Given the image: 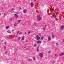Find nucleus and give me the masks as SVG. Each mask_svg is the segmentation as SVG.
Wrapping results in <instances>:
<instances>
[{
  "instance_id": "24",
  "label": "nucleus",
  "mask_w": 64,
  "mask_h": 64,
  "mask_svg": "<svg viewBox=\"0 0 64 64\" xmlns=\"http://www.w3.org/2000/svg\"><path fill=\"white\" fill-rule=\"evenodd\" d=\"M12 18H10V21H12Z\"/></svg>"
},
{
  "instance_id": "44",
  "label": "nucleus",
  "mask_w": 64,
  "mask_h": 64,
  "mask_svg": "<svg viewBox=\"0 0 64 64\" xmlns=\"http://www.w3.org/2000/svg\"><path fill=\"white\" fill-rule=\"evenodd\" d=\"M26 34H27V33H26Z\"/></svg>"
},
{
  "instance_id": "40",
  "label": "nucleus",
  "mask_w": 64,
  "mask_h": 64,
  "mask_svg": "<svg viewBox=\"0 0 64 64\" xmlns=\"http://www.w3.org/2000/svg\"><path fill=\"white\" fill-rule=\"evenodd\" d=\"M34 0L35 2L36 1V0Z\"/></svg>"
},
{
  "instance_id": "20",
  "label": "nucleus",
  "mask_w": 64,
  "mask_h": 64,
  "mask_svg": "<svg viewBox=\"0 0 64 64\" xmlns=\"http://www.w3.org/2000/svg\"><path fill=\"white\" fill-rule=\"evenodd\" d=\"M21 21V20H18V23H20Z\"/></svg>"
},
{
  "instance_id": "15",
  "label": "nucleus",
  "mask_w": 64,
  "mask_h": 64,
  "mask_svg": "<svg viewBox=\"0 0 64 64\" xmlns=\"http://www.w3.org/2000/svg\"><path fill=\"white\" fill-rule=\"evenodd\" d=\"M4 50H6V46H4Z\"/></svg>"
},
{
  "instance_id": "37",
  "label": "nucleus",
  "mask_w": 64,
  "mask_h": 64,
  "mask_svg": "<svg viewBox=\"0 0 64 64\" xmlns=\"http://www.w3.org/2000/svg\"><path fill=\"white\" fill-rule=\"evenodd\" d=\"M63 42H64V39L63 40Z\"/></svg>"
},
{
  "instance_id": "34",
  "label": "nucleus",
  "mask_w": 64,
  "mask_h": 64,
  "mask_svg": "<svg viewBox=\"0 0 64 64\" xmlns=\"http://www.w3.org/2000/svg\"><path fill=\"white\" fill-rule=\"evenodd\" d=\"M37 50L38 51H39V50H38V48H37Z\"/></svg>"
},
{
  "instance_id": "5",
  "label": "nucleus",
  "mask_w": 64,
  "mask_h": 64,
  "mask_svg": "<svg viewBox=\"0 0 64 64\" xmlns=\"http://www.w3.org/2000/svg\"><path fill=\"white\" fill-rule=\"evenodd\" d=\"M36 38L37 40H40V37L36 36Z\"/></svg>"
},
{
  "instance_id": "25",
  "label": "nucleus",
  "mask_w": 64,
  "mask_h": 64,
  "mask_svg": "<svg viewBox=\"0 0 64 64\" xmlns=\"http://www.w3.org/2000/svg\"><path fill=\"white\" fill-rule=\"evenodd\" d=\"M44 38V37L43 36L41 38V40H42Z\"/></svg>"
},
{
  "instance_id": "43",
  "label": "nucleus",
  "mask_w": 64,
  "mask_h": 64,
  "mask_svg": "<svg viewBox=\"0 0 64 64\" xmlns=\"http://www.w3.org/2000/svg\"><path fill=\"white\" fill-rule=\"evenodd\" d=\"M20 34H22V32H21V33H20Z\"/></svg>"
},
{
  "instance_id": "1",
  "label": "nucleus",
  "mask_w": 64,
  "mask_h": 64,
  "mask_svg": "<svg viewBox=\"0 0 64 64\" xmlns=\"http://www.w3.org/2000/svg\"><path fill=\"white\" fill-rule=\"evenodd\" d=\"M37 18L38 20V21H40V20H41V19H42L40 16H37Z\"/></svg>"
},
{
  "instance_id": "9",
  "label": "nucleus",
  "mask_w": 64,
  "mask_h": 64,
  "mask_svg": "<svg viewBox=\"0 0 64 64\" xmlns=\"http://www.w3.org/2000/svg\"><path fill=\"white\" fill-rule=\"evenodd\" d=\"M48 41H49L51 40V37L50 36H49L48 38Z\"/></svg>"
},
{
  "instance_id": "32",
  "label": "nucleus",
  "mask_w": 64,
  "mask_h": 64,
  "mask_svg": "<svg viewBox=\"0 0 64 64\" xmlns=\"http://www.w3.org/2000/svg\"><path fill=\"white\" fill-rule=\"evenodd\" d=\"M4 44H7V43L6 42H5Z\"/></svg>"
},
{
  "instance_id": "19",
  "label": "nucleus",
  "mask_w": 64,
  "mask_h": 64,
  "mask_svg": "<svg viewBox=\"0 0 64 64\" xmlns=\"http://www.w3.org/2000/svg\"><path fill=\"white\" fill-rule=\"evenodd\" d=\"M17 24L16 23H15L14 24V26H17Z\"/></svg>"
},
{
  "instance_id": "38",
  "label": "nucleus",
  "mask_w": 64,
  "mask_h": 64,
  "mask_svg": "<svg viewBox=\"0 0 64 64\" xmlns=\"http://www.w3.org/2000/svg\"><path fill=\"white\" fill-rule=\"evenodd\" d=\"M51 9H52V10H53V8H51Z\"/></svg>"
},
{
  "instance_id": "35",
  "label": "nucleus",
  "mask_w": 64,
  "mask_h": 64,
  "mask_svg": "<svg viewBox=\"0 0 64 64\" xmlns=\"http://www.w3.org/2000/svg\"><path fill=\"white\" fill-rule=\"evenodd\" d=\"M19 32H20V31H18V32L17 33H19Z\"/></svg>"
},
{
  "instance_id": "33",
  "label": "nucleus",
  "mask_w": 64,
  "mask_h": 64,
  "mask_svg": "<svg viewBox=\"0 0 64 64\" xmlns=\"http://www.w3.org/2000/svg\"><path fill=\"white\" fill-rule=\"evenodd\" d=\"M12 31L14 32V30H12Z\"/></svg>"
},
{
  "instance_id": "23",
  "label": "nucleus",
  "mask_w": 64,
  "mask_h": 64,
  "mask_svg": "<svg viewBox=\"0 0 64 64\" xmlns=\"http://www.w3.org/2000/svg\"><path fill=\"white\" fill-rule=\"evenodd\" d=\"M28 34H30V33H31V32L30 31L28 32Z\"/></svg>"
},
{
  "instance_id": "6",
  "label": "nucleus",
  "mask_w": 64,
  "mask_h": 64,
  "mask_svg": "<svg viewBox=\"0 0 64 64\" xmlns=\"http://www.w3.org/2000/svg\"><path fill=\"white\" fill-rule=\"evenodd\" d=\"M30 5H31V7H33V6H34V4H33V2H31L30 3Z\"/></svg>"
},
{
  "instance_id": "36",
  "label": "nucleus",
  "mask_w": 64,
  "mask_h": 64,
  "mask_svg": "<svg viewBox=\"0 0 64 64\" xmlns=\"http://www.w3.org/2000/svg\"><path fill=\"white\" fill-rule=\"evenodd\" d=\"M1 14L0 13V16H1Z\"/></svg>"
},
{
  "instance_id": "2",
  "label": "nucleus",
  "mask_w": 64,
  "mask_h": 64,
  "mask_svg": "<svg viewBox=\"0 0 64 64\" xmlns=\"http://www.w3.org/2000/svg\"><path fill=\"white\" fill-rule=\"evenodd\" d=\"M39 55L41 58H42L43 57V54L42 53H40L39 54Z\"/></svg>"
},
{
  "instance_id": "4",
  "label": "nucleus",
  "mask_w": 64,
  "mask_h": 64,
  "mask_svg": "<svg viewBox=\"0 0 64 64\" xmlns=\"http://www.w3.org/2000/svg\"><path fill=\"white\" fill-rule=\"evenodd\" d=\"M36 42L37 44H40V43H41V41L40 40H38Z\"/></svg>"
},
{
  "instance_id": "10",
  "label": "nucleus",
  "mask_w": 64,
  "mask_h": 64,
  "mask_svg": "<svg viewBox=\"0 0 64 64\" xmlns=\"http://www.w3.org/2000/svg\"><path fill=\"white\" fill-rule=\"evenodd\" d=\"M53 15L54 16V17L55 18H56V15L55 14H53Z\"/></svg>"
},
{
  "instance_id": "18",
  "label": "nucleus",
  "mask_w": 64,
  "mask_h": 64,
  "mask_svg": "<svg viewBox=\"0 0 64 64\" xmlns=\"http://www.w3.org/2000/svg\"><path fill=\"white\" fill-rule=\"evenodd\" d=\"M36 46H37V44H34V47H36Z\"/></svg>"
},
{
  "instance_id": "8",
  "label": "nucleus",
  "mask_w": 64,
  "mask_h": 64,
  "mask_svg": "<svg viewBox=\"0 0 64 64\" xmlns=\"http://www.w3.org/2000/svg\"><path fill=\"white\" fill-rule=\"evenodd\" d=\"M14 17H16V18H17L18 17V15H17V14H14Z\"/></svg>"
},
{
  "instance_id": "3",
  "label": "nucleus",
  "mask_w": 64,
  "mask_h": 64,
  "mask_svg": "<svg viewBox=\"0 0 64 64\" xmlns=\"http://www.w3.org/2000/svg\"><path fill=\"white\" fill-rule=\"evenodd\" d=\"M63 29H64V26L62 25V26L60 27V30H63Z\"/></svg>"
},
{
  "instance_id": "46",
  "label": "nucleus",
  "mask_w": 64,
  "mask_h": 64,
  "mask_svg": "<svg viewBox=\"0 0 64 64\" xmlns=\"http://www.w3.org/2000/svg\"><path fill=\"white\" fill-rule=\"evenodd\" d=\"M2 14H3V13H2Z\"/></svg>"
},
{
  "instance_id": "45",
  "label": "nucleus",
  "mask_w": 64,
  "mask_h": 64,
  "mask_svg": "<svg viewBox=\"0 0 64 64\" xmlns=\"http://www.w3.org/2000/svg\"><path fill=\"white\" fill-rule=\"evenodd\" d=\"M20 9H21V8H20Z\"/></svg>"
},
{
  "instance_id": "39",
  "label": "nucleus",
  "mask_w": 64,
  "mask_h": 64,
  "mask_svg": "<svg viewBox=\"0 0 64 64\" xmlns=\"http://www.w3.org/2000/svg\"><path fill=\"white\" fill-rule=\"evenodd\" d=\"M8 62H7V63H8Z\"/></svg>"
},
{
  "instance_id": "14",
  "label": "nucleus",
  "mask_w": 64,
  "mask_h": 64,
  "mask_svg": "<svg viewBox=\"0 0 64 64\" xmlns=\"http://www.w3.org/2000/svg\"><path fill=\"white\" fill-rule=\"evenodd\" d=\"M56 46H58V44L57 43H56Z\"/></svg>"
},
{
  "instance_id": "16",
  "label": "nucleus",
  "mask_w": 64,
  "mask_h": 64,
  "mask_svg": "<svg viewBox=\"0 0 64 64\" xmlns=\"http://www.w3.org/2000/svg\"><path fill=\"white\" fill-rule=\"evenodd\" d=\"M28 61H30V62H31L32 61V59H28Z\"/></svg>"
},
{
  "instance_id": "31",
  "label": "nucleus",
  "mask_w": 64,
  "mask_h": 64,
  "mask_svg": "<svg viewBox=\"0 0 64 64\" xmlns=\"http://www.w3.org/2000/svg\"><path fill=\"white\" fill-rule=\"evenodd\" d=\"M5 15H6L5 14H4V17L5 16Z\"/></svg>"
},
{
  "instance_id": "28",
  "label": "nucleus",
  "mask_w": 64,
  "mask_h": 64,
  "mask_svg": "<svg viewBox=\"0 0 64 64\" xmlns=\"http://www.w3.org/2000/svg\"><path fill=\"white\" fill-rule=\"evenodd\" d=\"M48 53H51V51H49L48 52Z\"/></svg>"
},
{
  "instance_id": "27",
  "label": "nucleus",
  "mask_w": 64,
  "mask_h": 64,
  "mask_svg": "<svg viewBox=\"0 0 64 64\" xmlns=\"http://www.w3.org/2000/svg\"><path fill=\"white\" fill-rule=\"evenodd\" d=\"M43 29L44 31H45V28H43Z\"/></svg>"
},
{
  "instance_id": "30",
  "label": "nucleus",
  "mask_w": 64,
  "mask_h": 64,
  "mask_svg": "<svg viewBox=\"0 0 64 64\" xmlns=\"http://www.w3.org/2000/svg\"><path fill=\"white\" fill-rule=\"evenodd\" d=\"M13 10H14V9H13V8H12V11H13Z\"/></svg>"
},
{
  "instance_id": "17",
  "label": "nucleus",
  "mask_w": 64,
  "mask_h": 64,
  "mask_svg": "<svg viewBox=\"0 0 64 64\" xmlns=\"http://www.w3.org/2000/svg\"><path fill=\"white\" fill-rule=\"evenodd\" d=\"M52 38H53V39H54V36H53V34H52Z\"/></svg>"
},
{
  "instance_id": "26",
  "label": "nucleus",
  "mask_w": 64,
  "mask_h": 64,
  "mask_svg": "<svg viewBox=\"0 0 64 64\" xmlns=\"http://www.w3.org/2000/svg\"><path fill=\"white\" fill-rule=\"evenodd\" d=\"M33 58L35 61H36V59L35 57H33Z\"/></svg>"
},
{
  "instance_id": "29",
  "label": "nucleus",
  "mask_w": 64,
  "mask_h": 64,
  "mask_svg": "<svg viewBox=\"0 0 64 64\" xmlns=\"http://www.w3.org/2000/svg\"><path fill=\"white\" fill-rule=\"evenodd\" d=\"M6 54H7V51H6L5 53Z\"/></svg>"
},
{
  "instance_id": "41",
  "label": "nucleus",
  "mask_w": 64,
  "mask_h": 64,
  "mask_svg": "<svg viewBox=\"0 0 64 64\" xmlns=\"http://www.w3.org/2000/svg\"><path fill=\"white\" fill-rule=\"evenodd\" d=\"M54 62H53V63H54Z\"/></svg>"
},
{
  "instance_id": "13",
  "label": "nucleus",
  "mask_w": 64,
  "mask_h": 64,
  "mask_svg": "<svg viewBox=\"0 0 64 64\" xmlns=\"http://www.w3.org/2000/svg\"><path fill=\"white\" fill-rule=\"evenodd\" d=\"M24 36H23L22 37V38L21 39V40H22H22H24Z\"/></svg>"
},
{
  "instance_id": "42",
  "label": "nucleus",
  "mask_w": 64,
  "mask_h": 64,
  "mask_svg": "<svg viewBox=\"0 0 64 64\" xmlns=\"http://www.w3.org/2000/svg\"><path fill=\"white\" fill-rule=\"evenodd\" d=\"M46 26H47L46 25L45 26V27H46Z\"/></svg>"
},
{
  "instance_id": "11",
  "label": "nucleus",
  "mask_w": 64,
  "mask_h": 64,
  "mask_svg": "<svg viewBox=\"0 0 64 64\" xmlns=\"http://www.w3.org/2000/svg\"><path fill=\"white\" fill-rule=\"evenodd\" d=\"M7 32L8 33H11V31L10 30H8L7 31Z\"/></svg>"
},
{
  "instance_id": "7",
  "label": "nucleus",
  "mask_w": 64,
  "mask_h": 64,
  "mask_svg": "<svg viewBox=\"0 0 64 64\" xmlns=\"http://www.w3.org/2000/svg\"><path fill=\"white\" fill-rule=\"evenodd\" d=\"M27 12V10L24 9L23 10V12L24 13H26V12Z\"/></svg>"
},
{
  "instance_id": "21",
  "label": "nucleus",
  "mask_w": 64,
  "mask_h": 64,
  "mask_svg": "<svg viewBox=\"0 0 64 64\" xmlns=\"http://www.w3.org/2000/svg\"><path fill=\"white\" fill-rule=\"evenodd\" d=\"M9 28V26H6V29H8V28Z\"/></svg>"
},
{
  "instance_id": "12",
  "label": "nucleus",
  "mask_w": 64,
  "mask_h": 64,
  "mask_svg": "<svg viewBox=\"0 0 64 64\" xmlns=\"http://www.w3.org/2000/svg\"><path fill=\"white\" fill-rule=\"evenodd\" d=\"M64 55V53H62V54H60V56H63V55Z\"/></svg>"
},
{
  "instance_id": "22",
  "label": "nucleus",
  "mask_w": 64,
  "mask_h": 64,
  "mask_svg": "<svg viewBox=\"0 0 64 64\" xmlns=\"http://www.w3.org/2000/svg\"><path fill=\"white\" fill-rule=\"evenodd\" d=\"M20 38H20V37H19L18 38V40H20Z\"/></svg>"
}]
</instances>
